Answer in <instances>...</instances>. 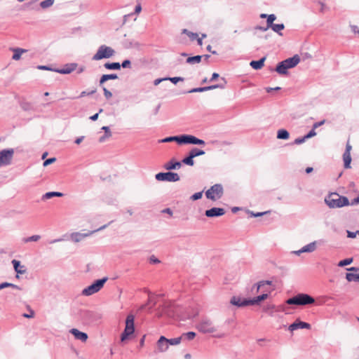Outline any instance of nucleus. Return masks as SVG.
<instances>
[{
    "mask_svg": "<svg viewBox=\"0 0 359 359\" xmlns=\"http://www.w3.org/2000/svg\"><path fill=\"white\" fill-rule=\"evenodd\" d=\"M6 287H11L13 289L20 290L21 287H19L17 285H15L13 283H8V282H4L0 284V290H3Z\"/></svg>",
    "mask_w": 359,
    "mask_h": 359,
    "instance_id": "38",
    "label": "nucleus"
},
{
    "mask_svg": "<svg viewBox=\"0 0 359 359\" xmlns=\"http://www.w3.org/2000/svg\"><path fill=\"white\" fill-rule=\"evenodd\" d=\"M230 303L232 305L236 306L238 307H243L251 305L250 299H242L239 297L233 296L231 297L230 300Z\"/></svg>",
    "mask_w": 359,
    "mask_h": 359,
    "instance_id": "18",
    "label": "nucleus"
},
{
    "mask_svg": "<svg viewBox=\"0 0 359 359\" xmlns=\"http://www.w3.org/2000/svg\"><path fill=\"white\" fill-rule=\"evenodd\" d=\"M14 155L13 149H5L0 151V167L11 164Z\"/></svg>",
    "mask_w": 359,
    "mask_h": 359,
    "instance_id": "10",
    "label": "nucleus"
},
{
    "mask_svg": "<svg viewBox=\"0 0 359 359\" xmlns=\"http://www.w3.org/2000/svg\"><path fill=\"white\" fill-rule=\"evenodd\" d=\"M149 260L151 264H159L161 262V261L154 255H151Z\"/></svg>",
    "mask_w": 359,
    "mask_h": 359,
    "instance_id": "62",
    "label": "nucleus"
},
{
    "mask_svg": "<svg viewBox=\"0 0 359 359\" xmlns=\"http://www.w3.org/2000/svg\"><path fill=\"white\" fill-rule=\"evenodd\" d=\"M276 16L274 14H270L267 16L266 25L268 27L271 28L274 24L273 22L276 20Z\"/></svg>",
    "mask_w": 359,
    "mask_h": 359,
    "instance_id": "44",
    "label": "nucleus"
},
{
    "mask_svg": "<svg viewBox=\"0 0 359 359\" xmlns=\"http://www.w3.org/2000/svg\"><path fill=\"white\" fill-rule=\"evenodd\" d=\"M12 50L14 53L12 56V59L14 60H20L22 54L25 52H27V50L20 48H13V49H12Z\"/></svg>",
    "mask_w": 359,
    "mask_h": 359,
    "instance_id": "29",
    "label": "nucleus"
},
{
    "mask_svg": "<svg viewBox=\"0 0 359 359\" xmlns=\"http://www.w3.org/2000/svg\"><path fill=\"white\" fill-rule=\"evenodd\" d=\"M196 337V333L194 332H188L186 333H183L180 337L182 339H186L187 340H192Z\"/></svg>",
    "mask_w": 359,
    "mask_h": 359,
    "instance_id": "45",
    "label": "nucleus"
},
{
    "mask_svg": "<svg viewBox=\"0 0 359 359\" xmlns=\"http://www.w3.org/2000/svg\"><path fill=\"white\" fill-rule=\"evenodd\" d=\"M346 278L348 282H351V281L359 282V274H355L353 273H347L346 274Z\"/></svg>",
    "mask_w": 359,
    "mask_h": 359,
    "instance_id": "40",
    "label": "nucleus"
},
{
    "mask_svg": "<svg viewBox=\"0 0 359 359\" xmlns=\"http://www.w3.org/2000/svg\"><path fill=\"white\" fill-rule=\"evenodd\" d=\"M102 130L104 131V135L107 136V137H111V132L110 131V129H109V126H103L102 128Z\"/></svg>",
    "mask_w": 359,
    "mask_h": 359,
    "instance_id": "60",
    "label": "nucleus"
},
{
    "mask_svg": "<svg viewBox=\"0 0 359 359\" xmlns=\"http://www.w3.org/2000/svg\"><path fill=\"white\" fill-rule=\"evenodd\" d=\"M115 53V50L110 46L106 45H101L96 53L93 56V60H100L102 59H107L112 57Z\"/></svg>",
    "mask_w": 359,
    "mask_h": 359,
    "instance_id": "6",
    "label": "nucleus"
},
{
    "mask_svg": "<svg viewBox=\"0 0 359 359\" xmlns=\"http://www.w3.org/2000/svg\"><path fill=\"white\" fill-rule=\"evenodd\" d=\"M353 262V258H347V259H343V260H341L339 263H338V266L339 267H343V266H347V265H349L351 264V263Z\"/></svg>",
    "mask_w": 359,
    "mask_h": 359,
    "instance_id": "47",
    "label": "nucleus"
},
{
    "mask_svg": "<svg viewBox=\"0 0 359 359\" xmlns=\"http://www.w3.org/2000/svg\"><path fill=\"white\" fill-rule=\"evenodd\" d=\"M182 341V337H176V338H172V339H167V341H168V346L170 345H172V346H174V345H177L179 344Z\"/></svg>",
    "mask_w": 359,
    "mask_h": 359,
    "instance_id": "46",
    "label": "nucleus"
},
{
    "mask_svg": "<svg viewBox=\"0 0 359 359\" xmlns=\"http://www.w3.org/2000/svg\"><path fill=\"white\" fill-rule=\"evenodd\" d=\"M102 111H103V109H100L99 110V112H98V113L95 114H94V115H93V116H91L90 117V119L91 121H95L97 120V118H98V116H99V114H100V113H101Z\"/></svg>",
    "mask_w": 359,
    "mask_h": 359,
    "instance_id": "64",
    "label": "nucleus"
},
{
    "mask_svg": "<svg viewBox=\"0 0 359 359\" xmlns=\"http://www.w3.org/2000/svg\"><path fill=\"white\" fill-rule=\"evenodd\" d=\"M207 88L205 87H198L192 88L189 90H188L187 93H202L206 91Z\"/></svg>",
    "mask_w": 359,
    "mask_h": 359,
    "instance_id": "50",
    "label": "nucleus"
},
{
    "mask_svg": "<svg viewBox=\"0 0 359 359\" xmlns=\"http://www.w3.org/2000/svg\"><path fill=\"white\" fill-rule=\"evenodd\" d=\"M40 238H41V236L39 235H33L32 236L23 238V242H25V243H28V242H31V241L36 242V241H38L40 239Z\"/></svg>",
    "mask_w": 359,
    "mask_h": 359,
    "instance_id": "48",
    "label": "nucleus"
},
{
    "mask_svg": "<svg viewBox=\"0 0 359 359\" xmlns=\"http://www.w3.org/2000/svg\"><path fill=\"white\" fill-rule=\"evenodd\" d=\"M225 214V210L222 208H212L205 210V215L207 217H220Z\"/></svg>",
    "mask_w": 359,
    "mask_h": 359,
    "instance_id": "16",
    "label": "nucleus"
},
{
    "mask_svg": "<svg viewBox=\"0 0 359 359\" xmlns=\"http://www.w3.org/2000/svg\"><path fill=\"white\" fill-rule=\"evenodd\" d=\"M189 154L194 157H196V156H202L203 154H205V151L203 150H201V149H199L196 147H194L193 148Z\"/></svg>",
    "mask_w": 359,
    "mask_h": 359,
    "instance_id": "42",
    "label": "nucleus"
},
{
    "mask_svg": "<svg viewBox=\"0 0 359 359\" xmlns=\"http://www.w3.org/2000/svg\"><path fill=\"white\" fill-rule=\"evenodd\" d=\"M182 144H197L205 145L204 140L191 135H182Z\"/></svg>",
    "mask_w": 359,
    "mask_h": 359,
    "instance_id": "14",
    "label": "nucleus"
},
{
    "mask_svg": "<svg viewBox=\"0 0 359 359\" xmlns=\"http://www.w3.org/2000/svg\"><path fill=\"white\" fill-rule=\"evenodd\" d=\"M181 163L187 165L193 166L194 165V157L190 154H189V156L184 158Z\"/></svg>",
    "mask_w": 359,
    "mask_h": 359,
    "instance_id": "41",
    "label": "nucleus"
},
{
    "mask_svg": "<svg viewBox=\"0 0 359 359\" xmlns=\"http://www.w3.org/2000/svg\"><path fill=\"white\" fill-rule=\"evenodd\" d=\"M306 140V139L304 136L298 137L294 140V144H301L304 143Z\"/></svg>",
    "mask_w": 359,
    "mask_h": 359,
    "instance_id": "56",
    "label": "nucleus"
},
{
    "mask_svg": "<svg viewBox=\"0 0 359 359\" xmlns=\"http://www.w3.org/2000/svg\"><path fill=\"white\" fill-rule=\"evenodd\" d=\"M325 203L330 208H339L349 205V200L346 196H341L337 193H331L325 199Z\"/></svg>",
    "mask_w": 359,
    "mask_h": 359,
    "instance_id": "2",
    "label": "nucleus"
},
{
    "mask_svg": "<svg viewBox=\"0 0 359 359\" xmlns=\"http://www.w3.org/2000/svg\"><path fill=\"white\" fill-rule=\"evenodd\" d=\"M182 135L170 136L158 140L159 143H167L170 142H176L179 144H182Z\"/></svg>",
    "mask_w": 359,
    "mask_h": 359,
    "instance_id": "24",
    "label": "nucleus"
},
{
    "mask_svg": "<svg viewBox=\"0 0 359 359\" xmlns=\"http://www.w3.org/2000/svg\"><path fill=\"white\" fill-rule=\"evenodd\" d=\"M54 2H55V0H44L40 3V6L43 9H46V8H48L50 7L51 6H53Z\"/></svg>",
    "mask_w": 359,
    "mask_h": 359,
    "instance_id": "43",
    "label": "nucleus"
},
{
    "mask_svg": "<svg viewBox=\"0 0 359 359\" xmlns=\"http://www.w3.org/2000/svg\"><path fill=\"white\" fill-rule=\"evenodd\" d=\"M69 332L74 335L76 339L80 340L82 342H86L88 338L87 333L81 332L76 328H72Z\"/></svg>",
    "mask_w": 359,
    "mask_h": 359,
    "instance_id": "21",
    "label": "nucleus"
},
{
    "mask_svg": "<svg viewBox=\"0 0 359 359\" xmlns=\"http://www.w3.org/2000/svg\"><path fill=\"white\" fill-rule=\"evenodd\" d=\"M196 329L203 334H210L217 331L213 322L208 318H202L196 325Z\"/></svg>",
    "mask_w": 359,
    "mask_h": 359,
    "instance_id": "7",
    "label": "nucleus"
},
{
    "mask_svg": "<svg viewBox=\"0 0 359 359\" xmlns=\"http://www.w3.org/2000/svg\"><path fill=\"white\" fill-rule=\"evenodd\" d=\"M315 302V299L305 293H299L297 295L286 300V304L290 305L306 306Z\"/></svg>",
    "mask_w": 359,
    "mask_h": 359,
    "instance_id": "3",
    "label": "nucleus"
},
{
    "mask_svg": "<svg viewBox=\"0 0 359 359\" xmlns=\"http://www.w3.org/2000/svg\"><path fill=\"white\" fill-rule=\"evenodd\" d=\"M265 60H266V57H263L258 60H252L250 63V65L254 69H256V70L260 69L263 67V66L264 65Z\"/></svg>",
    "mask_w": 359,
    "mask_h": 359,
    "instance_id": "26",
    "label": "nucleus"
},
{
    "mask_svg": "<svg viewBox=\"0 0 359 359\" xmlns=\"http://www.w3.org/2000/svg\"><path fill=\"white\" fill-rule=\"evenodd\" d=\"M108 278L104 277L101 279L96 280L93 283L87 287L84 288L81 294L84 296H90L99 292L104 286V283L107 281Z\"/></svg>",
    "mask_w": 359,
    "mask_h": 359,
    "instance_id": "5",
    "label": "nucleus"
},
{
    "mask_svg": "<svg viewBox=\"0 0 359 359\" xmlns=\"http://www.w3.org/2000/svg\"><path fill=\"white\" fill-rule=\"evenodd\" d=\"M356 235H358V231H356L355 232L347 231V236L350 238H355Z\"/></svg>",
    "mask_w": 359,
    "mask_h": 359,
    "instance_id": "63",
    "label": "nucleus"
},
{
    "mask_svg": "<svg viewBox=\"0 0 359 359\" xmlns=\"http://www.w3.org/2000/svg\"><path fill=\"white\" fill-rule=\"evenodd\" d=\"M268 297H269V294L267 293H262V294H260L256 297L250 299V304H251V305L259 304V302H261L262 301L268 298Z\"/></svg>",
    "mask_w": 359,
    "mask_h": 359,
    "instance_id": "28",
    "label": "nucleus"
},
{
    "mask_svg": "<svg viewBox=\"0 0 359 359\" xmlns=\"http://www.w3.org/2000/svg\"><path fill=\"white\" fill-rule=\"evenodd\" d=\"M316 242L314 241L302 248V251H303L304 252H312L316 250Z\"/></svg>",
    "mask_w": 359,
    "mask_h": 359,
    "instance_id": "35",
    "label": "nucleus"
},
{
    "mask_svg": "<svg viewBox=\"0 0 359 359\" xmlns=\"http://www.w3.org/2000/svg\"><path fill=\"white\" fill-rule=\"evenodd\" d=\"M102 89H103V92H104V95L107 99H109L112 97V93L109 90H107L105 87H103Z\"/></svg>",
    "mask_w": 359,
    "mask_h": 359,
    "instance_id": "61",
    "label": "nucleus"
},
{
    "mask_svg": "<svg viewBox=\"0 0 359 359\" xmlns=\"http://www.w3.org/2000/svg\"><path fill=\"white\" fill-rule=\"evenodd\" d=\"M156 348L158 352L162 353L166 351L169 348L167 338H165L164 336L160 337L156 342Z\"/></svg>",
    "mask_w": 359,
    "mask_h": 359,
    "instance_id": "20",
    "label": "nucleus"
},
{
    "mask_svg": "<svg viewBox=\"0 0 359 359\" xmlns=\"http://www.w3.org/2000/svg\"><path fill=\"white\" fill-rule=\"evenodd\" d=\"M160 294L150 292L147 288L136 290V313H151L158 302Z\"/></svg>",
    "mask_w": 359,
    "mask_h": 359,
    "instance_id": "1",
    "label": "nucleus"
},
{
    "mask_svg": "<svg viewBox=\"0 0 359 359\" xmlns=\"http://www.w3.org/2000/svg\"><path fill=\"white\" fill-rule=\"evenodd\" d=\"M266 285H272V281L271 280H261L258 282L257 283L255 284L252 287V292L255 291V292H258L260 290V288L264 287Z\"/></svg>",
    "mask_w": 359,
    "mask_h": 359,
    "instance_id": "27",
    "label": "nucleus"
},
{
    "mask_svg": "<svg viewBox=\"0 0 359 359\" xmlns=\"http://www.w3.org/2000/svg\"><path fill=\"white\" fill-rule=\"evenodd\" d=\"M285 25L284 24H274L271 29L276 33L278 34L280 36H283V33L281 31L284 29Z\"/></svg>",
    "mask_w": 359,
    "mask_h": 359,
    "instance_id": "37",
    "label": "nucleus"
},
{
    "mask_svg": "<svg viewBox=\"0 0 359 359\" xmlns=\"http://www.w3.org/2000/svg\"><path fill=\"white\" fill-rule=\"evenodd\" d=\"M172 306V303L171 302H164L161 304H159L158 306L155 309L156 316L161 317L163 314L171 315L170 308H171Z\"/></svg>",
    "mask_w": 359,
    "mask_h": 359,
    "instance_id": "13",
    "label": "nucleus"
},
{
    "mask_svg": "<svg viewBox=\"0 0 359 359\" xmlns=\"http://www.w3.org/2000/svg\"><path fill=\"white\" fill-rule=\"evenodd\" d=\"M56 161L55 158H49L43 161V165L44 167L48 166L50 165L51 163H54Z\"/></svg>",
    "mask_w": 359,
    "mask_h": 359,
    "instance_id": "53",
    "label": "nucleus"
},
{
    "mask_svg": "<svg viewBox=\"0 0 359 359\" xmlns=\"http://www.w3.org/2000/svg\"><path fill=\"white\" fill-rule=\"evenodd\" d=\"M270 285H266L264 287L260 288L259 290H262L263 293H267L269 294L273 290L269 287Z\"/></svg>",
    "mask_w": 359,
    "mask_h": 359,
    "instance_id": "59",
    "label": "nucleus"
},
{
    "mask_svg": "<svg viewBox=\"0 0 359 359\" xmlns=\"http://www.w3.org/2000/svg\"><path fill=\"white\" fill-rule=\"evenodd\" d=\"M202 196H203V191H199V192H196V193L194 194L190 197V198L192 201H196V200H198V199L201 198Z\"/></svg>",
    "mask_w": 359,
    "mask_h": 359,
    "instance_id": "52",
    "label": "nucleus"
},
{
    "mask_svg": "<svg viewBox=\"0 0 359 359\" xmlns=\"http://www.w3.org/2000/svg\"><path fill=\"white\" fill-rule=\"evenodd\" d=\"M161 107V103L158 104L156 106V107L151 111V115L152 116H156L158 114V112H159Z\"/></svg>",
    "mask_w": 359,
    "mask_h": 359,
    "instance_id": "58",
    "label": "nucleus"
},
{
    "mask_svg": "<svg viewBox=\"0 0 359 359\" xmlns=\"http://www.w3.org/2000/svg\"><path fill=\"white\" fill-rule=\"evenodd\" d=\"M135 332V316L130 314L126 320V327L121 336V343L126 344L129 336Z\"/></svg>",
    "mask_w": 359,
    "mask_h": 359,
    "instance_id": "4",
    "label": "nucleus"
},
{
    "mask_svg": "<svg viewBox=\"0 0 359 359\" xmlns=\"http://www.w3.org/2000/svg\"><path fill=\"white\" fill-rule=\"evenodd\" d=\"M77 66V63H68L65 65L62 68L55 69L54 71L61 74H68L74 71Z\"/></svg>",
    "mask_w": 359,
    "mask_h": 359,
    "instance_id": "17",
    "label": "nucleus"
},
{
    "mask_svg": "<svg viewBox=\"0 0 359 359\" xmlns=\"http://www.w3.org/2000/svg\"><path fill=\"white\" fill-rule=\"evenodd\" d=\"M13 268L17 273L24 274L26 272L25 266L24 265H21L20 261L16 259H13L11 262Z\"/></svg>",
    "mask_w": 359,
    "mask_h": 359,
    "instance_id": "23",
    "label": "nucleus"
},
{
    "mask_svg": "<svg viewBox=\"0 0 359 359\" xmlns=\"http://www.w3.org/2000/svg\"><path fill=\"white\" fill-rule=\"evenodd\" d=\"M95 92H96V89L92 90L90 92L82 91L78 97H83L86 95H91L94 94Z\"/></svg>",
    "mask_w": 359,
    "mask_h": 359,
    "instance_id": "54",
    "label": "nucleus"
},
{
    "mask_svg": "<svg viewBox=\"0 0 359 359\" xmlns=\"http://www.w3.org/2000/svg\"><path fill=\"white\" fill-rule=\"evenodd\" d=\"M167 81H170L172 83L176 84L179 81H183L184 79L183 77L180 76H175V77H166Z\"/></svg>",
    "mask_w": 359,
    "mask_h": 359,
    "instance_id": "49",
    "label": "nucleus"
},
{
    "mask_svg": "<svg viewBox=\"0 0 359 359\" xmlns=\"http://www.w3.org/2000/svg\"><path fill=\"white\" fill-rule=\"evenodd\" d=\"M315 135H316V133L315 131V129L312 128L306 135H304V137L307 140L314 137Z\"/></svg>",
    "mask_w": 359,
    "mask_h": 359,
    "instance_id": "57",
    "label": "nucleus"
},
{
    "mask_svg": "<svg viewBox=\"0 0 359 359\" xmlns=\"http://www.w3.org/2000/svg\"><path fill=\"white\" fill-rule=\"evenodd\" d=\"M63 196V194L59 191H49L46 193L42 196V200H48L53 197H61Z\"/></svg>",
    "mask_w": 359,
    "mask_h": 359,
    "instance_id": "30",
    "label": "nucleus"
},
{
    "mask_svg": "<svg viewBox=\"0 0 359 359\" xmlns=\"http://www.w3.org/2000/svg\"><path fill=\"white\" fill-rule=\"evenodd\" d=\"M36 3V0L30 1L24 5V8L30 11H39V8Z\"/></svg>",
    "mask_w": 359,
    "mask_h": 359,
    "instance_id": "32",
    "label": "nucleus"
},
{
    "mask_svg": "<svg viewBox=\"0 0 359 359\" xmlns=\"http://www.w3.org/2000/svg\"><path fill=\"white\" fill-rule=\"evenodd\" d=\"M111 222H110L109 224H104L102 226H100V228H98L97 229H95L94 231H91L88 233H79V232H74V233H72L71 235H70V238L72 239V241L75 242V243H78V242H80L81 241H82L84 238L88 236H90L91 234H93V233L95 232H97V231H101L102 229H104Z\"/></svg>",
    "mask_w": 359,
    "mask_h": 359,
    "instance_id": "12",
    "label": "nucleus"
},
{
    "mask_svg": "<svg viewBox=\"0 0 359 359\" xmlns=\"http://www.w3.org/2000/svg\"><path fill=\"white\" fill-rule=\"evenodd\" d=\"M311 325L306 322L296 320L293 323L289 325L288 330L291 332L297 329H310Z\"/></svg>",
    "mask_w": 359,
    "mask_h": 359,
    "instance_id": "19",
    "label": "nucleus"
},
{
    "mask_svg": "<svg viewBox=\"0 0 359 359\" xmlns=\"http://www.w3.org/2000/svg\"><path fill=\"white\" fill-rule=\"evenodd\" d=\"M290 137V133L285 129H280L277 133V138L280 140H287Z\"/></svg>",
    "mask_w": 359,
    "mask_h": 359,
    "instance_id": "36",
    "label": "nucleus"
},
{
    "mask_svg": "<svg viewBox=\"0 0 359 359\" xmlns=\"http://www.w3.org/2000/svg\"><path fill=\"white\" fill-rule=\"evenodd\" d=\"M203 57V56H201V55H195V56L189 57L187 59L186 62H187V63H189L190 65L198 64L201 62Z\"/></svg>",
    "mask_w": 359,
    "mask_h": 359,
    "instance_id": "34",
    "label": "nucleus"
},
{
    "mask_svg": "<svg viewBox=\"0 0 359 359\" xmlns=\"http://www.w3.org/2000/svg\"><path fill=\"white\" fill-rule=\"evenodd\" d=\"M287 69H288V68L283 63V61H281L280 62L278 63V65H277V66L276 67V71L279 74H286L287 73Z\"/></svg>",
    "mask_w": 359,
    "mask_h": 359,
    "instance_id": "31",
    "label": "nucleus"
},
{
    "mask_svg": "<svg viewBox=\"0 0 359 359\" xmlns=\"http://www.w3.org/2000/svg\"><path fill=\"white\" fill-rule=\"evenodd\" d=\"M223 187L220 184H215L205 192L207 198L215 201L219 199L223 195Z\"/></svg>",
    "mask_w": 359,
    "mask_h": 359,
    "instance_id": "9",
    "label": "nucleus"
},
{
    "mask_svg": "<svg viewBox=\"0 0 359 359\" xmlns=\"http://www.w3.org/2000/svg\"><path fill=\"white\" fill-rule=\"evenodd\" d=\"M283 63L288 69H291L297 66L300 62V57L298 55H294L292 57H289L283 60Z\"/></svg>",
    "mask_w": 359,
    "mask_h": 359,
    "instance_id": "22",
    "label": "nucleus"
},
{
    "mask_svg": "<svg viewBox=\"0 0 359 359\" xmlns=\"http://www.w3.org/2000/svg\"><path fill=\"white\" fill-rule=\"evenodd\" d=\"M182 165V163L180 161H175L174 159H171L168 163L164 165V168L168 170L179 169Z\"/></svg>",
    "mask_w": 359,
    "mask_h": 359,
    "instance_id": "25",
    "label": "nucleus"
},
{
    "mask_svg": "<svg viewBox=\"0 0 359 359\" xmlns=\"http://www.w3.org/2000/svg\"><path fill=\"white\" fill-rule=\"evenodd\" d=\"M27 309L29 311V313H23L22 316L26 318H33L34 316V311L30 308L29 306H27Z\"/></svg>",
    "mask_w": 359,
    "mask_h": 359,
    "instance_id": "51",
    "label": "nucleus"
},
{
    "mask_svg": "<svg viewBox=\"0 0 359 359\" xmlns=\"http://www.w3.org/2000/svg\"><path fill=\"white\" fill-rule=\"evenodd\" d=\"M352 149L351 145L349 143H347L346 145V149L343 154V160H344V168L348 169L351 168V150Z\"/></svg>",
    "mask_w": 359,
    "mask_h": 359,
    "instance_id": "15",
    "label": "nucleus"
},
{
    "mask_svg": "<svg viewBox=\"0 0 359 359\" xmlns=\"http://www.w3.org/2000/svg\"><path fill=\"white\" fill-rule=\"evenodd\" d=\"M81 315L84 323L88 325L97 323L102 318L100 313L88 310L82 311Z\"/></svg>",
    "mask_w": 359,
    "mask_h": 359,
    "instance_id": "8",
    "label": "nucleus"
},
{
    "mask_svg": "<svg viewBox=\"0 0 359 359\" xmlns=\"http://www.w3.org/2000/svg\"><path fill=\"white\" fill-rule=\"evenodd\" d=\"M222 80L224 81L223 84L219 83V84H215V85H212V86H205V88H207L206 91L216 89V88L224 89L225 88L226 81L224 78H222Z\"/></svg>",
    "mask_w": 359,
    "mask_h": 359,
    "instance_id": "39",
    "label": "nucleus"
},
{
    "mask_svg": "<svg viewBox=\"0 0 359 359\" xmlns=\"http://www.w3.org/2000/svg\"><path fill=\"white\" fill-rule=\"evenodd\" d=\"M104 67L107 69L118 70L121 69V64L119 62H106Z\"/></svg>",
    "mask_w": 359,
    "mask_h": 359,
    "instance_id": "33",
    "label": "nucleus"
},
{
    "mask_svg": "<svg viewBox=\"0 0 359 359\" xmlns=\"http://www.w3.org/2000/svg\"><path fill=\"white\" fill-rule=\"evenodd\" d=\"M123 67V68H128V67H131V62L130 60H125L122 62V63L121 64V67Z\"/></svg>",
    "mask_w": 359,
    "mask_h": 359,
    "instance_id": "55",
    "label": "nucleus"
},
{
    "mask_svg": "<svg viewBox=\"0 0 359 359\" xmlns=\"http://www.w3.org/2000/svg\"><path fill=\"white\" fill-rule=\"evenodd\" d=\"M157 181L177 182L180 180L179 175L176 172H158L155 175Z\"/></svg>",
    "mask_w": 359,
    "mask_h": 359,
    "instance_id": "11",
    "label": "nucleus"
}]
</instances>
